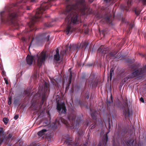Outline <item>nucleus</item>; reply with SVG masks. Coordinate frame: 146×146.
I'll return each mask as SVG.
<instances>
[{
  "label": "nucleus",
  "instance_id": "f704fd0d",
  "mask_svg": "<svg viewBox=\"0 0 146 146\" xmlns=\"http://www.w3.org/2000/svg\"><path fill=\"white\" fill-rule=\"evenodd\" d=\"M11 100H12V98H11V97H10L9 99H8V105H10L11 104Z\"/></svg>",
  "mask_w": 146,
  "mask_h": 146
},
{
  "label": "nucleus",
  "instance_id": "de8ad7c7",
  "mask_svg": "<svg viewBox=\"0 0 146 146\" xmlns=\"http://www.w3.org/2000/svg\"><path fill=\"white\" fill-rule=\"evenodd\" d=\"M38 0H30V2L32 3H35Z\"/></svg>",
  "mask_w": 146,
  "mask_h": 146
},
{
  "label": "nucleus",
  "instance_id": "6e6d98bb",
  "mask_svg": "<svg viewBox=\"0 0 146 146\" xmlns=\"http://www.w3.org/2000/svg\"><path fill=\"white\" fill-rule=\"evenodd\" d=\"M17 100H15L14 102V103L15 104L16 103H17Z\"/></svg>",
  "mask_w": 146,
  "mask_h": 146
},
{
  "label": "nucleus",
  "instance_id": "393cba45",
  "mask_svg": "<svg viewBox=\"0 0 146 146\" xmlns=\"http://www.w3.org/2000/svg\"><path fill=\"white\" fill-rule=\"evenodd\" d=\"M72 140L71 139H66V141H65V143L67 144L68 145H71Z\"/></svg>",
  "mask_w": 146,
  "mask_h": 146
},
{
  "label": "nucleus",
  "instance_id": "13d9d810",
  "mask_svg": "<svg viewBox=\"0 0 146 146\" xmlns=\"http://www.w3.org/2000/svg\"><path fill=\"white\" fill-rule=\"evenodd\" d=\"M85 78V76H82V79H83Z\"/></svg>",
  "mask_w": 146,
  "mask_h": 146
},
{
  "label": "nucleus",
  "instance_id": "1a4fd4ad",
  "mask_svg": "<svg viewBox=\"0 0 146 146\" xmlns=\"http://www.w3.org/2000/svg\"><path fill=\"white\" fill-rule=\"evenodd\" d=\"M97 52L98 53H100L101 54H106L108 52V49L107 48H104L102 46L98 49Z\"/></svg>",
  "mask_w": 146,
  "mask_h": 146
},
{
  "label": "nucleus",
  "instance_id": "e2e57ef3",
  "mask_svg": "<svg viewBox=\"0 0 146 146\" xmlns=\"http://www.w3.org/2000/svg\"><path fill=\"white\" fill-rule=\"evenodd\" d=\"M33 40H32L31 41V43H32V41H33Z\"/></svg>",
  "mask_w": 146,
  "mask_h": 146
},
{
  "label": "nucleus",
  "instance_id": "bf43d9fd",
  "mask_svg": "<svg viewBox=\"0 0 146 146\" xmlns=\"http://www.w3.org/2000/svg\"><path fill=\"white\" fill-rule=\"evenodd\" d=\"M125 101H126V102H127V98H126V99H125Z\"/></svg>",
  "mask_w": 146,
  "mask_h": 146
},
{
  "label": "nucleus",
  "instance_id": "5701e85b",
  "mask_svg": "<svg viewBox=\"0 0 146 146\" xmlns=\"http://www.w3.org/2000/svg\"><path fill=\"white\" fill-rule=\"evenodd\" d=\"M114 71V69L113 68H112L111 69L110 71V80H111V78L112 76V74L113 72Z\"/></svg>",
  "mask_w": 146,
  "mask_h": 146
},
{
  "label": "nucleus",
  "instance_id": "0e129e2a",
  "mask_svg": "<svg viewBox=\"0 0 146 146\" xmlns=\"http://www.w3.org/2000/svg\"><path fill=\"white\" fill-rule=\"evenodd\" d=\"M92 81L91 83V85L92 83Z\"/></svg>",
  "mask_w": 146,
  "mask_h": 146
},
{
  "label": "nucleus",
  "instance_id": "680f3d73",
  "mask_svg": "<svg viewBox=\"0 0 146 146\" xmlns=\"http://www.w3.org/2000/svg\"><path fill=\"white\" fill-rule=\"evenodd\" d=\"M45 26H47V27H50V25H48V26H46V25H45Z\"/></svg>",
  "mask_w": 146,
  "mask_h": 146
},
{
  "label": "nucleus",
  "instance_id": "69168bd1",
  "mask_svg": "<svg viewBox=\"0 0 146 146\" xmlns=\"http://www.w3.org/2000/svg\"><path fill=\"white\" fill-rule=\"evenodd\" d=\"M119 54L120 53H119L118 54V55H119V56H120V54Z\"/></svg>",
  "mask_w": 146,
  "mask_h": 146
},
{
  "label": "nucleus",
  "instance_id": "864d4df0",
  "mask_svg": "<svg viewBox=\"0 0 146 146\" xmlns=\"http://www.w3.org/2000/svg\"><path fill=\"white\" fill-rule=\"evenodd\" d=\"M97 83H96L95 84H93V86H96L97 85Z\"/></svg>",
  "mask_w": 146,
  "mask_h": 146
},
{
  "label": "nucleus",
  "instance_id": "423d86ee",
  "mask_svg": "<svg viewBox=\"0 0 146 146\" xmlns=\"http://www.w3.org/2000/svg\"><path fill=\"white\" fill-rule=\"evenodd\" d=\"M40 96V94H36L34 96L32 100V104L31 107L33 108L35 110H36V106H39Z\"/></svg>",
  "mask_w": 146,
  "mask_h": 146
},
{
  "label": "nucleus",
  "instance_id": "72a5a7b5",
  "mask_svg": "<svg viewBox=\"0 0 146 146\" xmlns=\"http://www.w3.org/2000/svg\"><path fill=\"white\" fill-rule=\"evenodd\" d=\"M91 115L93 119H96V117L95 114L94 113H92L91 114Z\"/></svg>",
  "mask_w": 146,
  "mask_h": 146
},
{
  "label": "nucleus",
  "instance_id": "bb28decb",
  "mask_svg": "<svg viewBox=\"0 0 146 146\" xmlns=\"http://www.w3.org/2000/svg\"><path fill=\"white\" fill-rule=\"evenodd\" d=\"M13 135L12 134L10 133L6 137V139L7 140H10L12 138Z\"/></svg>",
  "mask_w": 146,
  "mask_h": 146
},
{
  "label": "nucleus",
  "instance_id": "9b49d317",
  "mask_svg": "<svg viewBox=\"0 0 146 146\" xmlns=\"http://www.w3.org/2000/svg\"><path fill=\"white\" fill-rule=\"evenodd\" d=\"M117 53V52L115 51H113L109 53L107 55V57L110 58L114 59L116 58V55Z\"/></svg>",
  "mask_w": 146,
  "mask_h": 146
},
{
  "label": "nucleus",
  "instance_id": "e433bc0d",
  "mask_svg": "<svg viewBox=\"0 0 146 146\" xmlns=\"http://www.w3.org/2000/svg\"><path fill=\"white\" fill-rule=\"evenodd\" d=\"M139 54L141 56L145 57L146 59V54H143L141 53H139Z\"/></svg>",
  "mask_w": 146,
  "mask_h": 146
},
{
  "label": "nucleus",
  "instance_id": "f3484780",
  "mask_svg": "<svg viewBox=\"0 0 146 146\" xmlns=\"http://www.w3.org/2000/svg\"><path fill=\"white\" fill-rule=\"evenodd\" d=\"M67 46H66V47ZM69 52H70L69 51V50H66V48L65 50H62L60 52V54L62 56V57H63L64 56L67 55V53H68Z\"/></svg>",
  "mask_w": 146,
  "mask_h": 146
},
{
  "label": "nucleus",
  "instance_id": "f257e3e1",
  "mask_svg": "<svg viewBox=\"0 0 146 146\" xmlns=\"http://www.w3.org/2000/svg\"><path fill=\"white\" fill-rule=\"evenodd\" d=\"M94 0H89L91 3ZM86 9V4L85 0H77L74 4L68 5L64 14L66 17L65 20L68 22L69 20L71 24L76 25L79 24L80 21L78 17V14L80 13L81 14H85Z\"/></svg>",
  "mask_w": 146,
  "mask_h": 146
},
{
  "label": "nucleus",
  "instance_id": "c03bdc74",
  "mask_svg": "<svg viewBox=\"0 0 146 146\" xmlns=\"http://www.w3.org/2000/svg\"><path fill=\"white\" fill-rule=\"evenodd\" d=\"M104 1L106 2V3H108L110 2L111 1H112V2H113L114 0H104Z\"/></svg>",
  "mask_w": 146,
  "mask_h": 146
},
{
  "label": "nucleus",
  "instance_id": "c9c22d12",
  "mask_svg": "<svg viewBox=\"0 0 146 146\" xmlns=\"http://www.w3.org/2000/svg\"><path fill=\"white\" fill-rule=\"evenodd\" d=\"M133 26V25L132 24H130L129 25V30H130L132 29V28Z\"/></svg>",
  "mask_w": 146,
  "mask_h": 146
},
{
  "label": "nucleus",
  "instance_id": "774afa93",
  "mask_svg": "<svg viewBox=\"0 0 146 146\" xmlns=\"http://www.w3.org/2000/svg\"><path fill=\"white\" fill-rule=\"evenodd\" d=\"M3 73H4V72H2V74H3Z\"/></svg>",
  "mask_w": 146,
  "mask_h": 146
},
{
  "label": "nucleus",
  "instance_id": "5fc2aeb1",
  "mask_svg": "<svg viewBox=\"0 0 146 146\" xmlns=\"http://www.w3.org/2000/svg\"><path fill=\"white\" fill-rule=\"evenodd\" d=\"M37 113H38V117H39L40 116V114H39V113L38 112V111H37Z\"/></svg>",
  "mask_w": 146,
  "mask_h": 146
},
{
  "label": "nucleus",
  "instance_id": "6e6552de",
  "mask_svg": "<svg viewBox=\"0 0 146 146\" xmlns=\"http://www.w3.org/2000/svg\"><path fill=\"white\" fill-rule=\"evenodd\" d=\"M45 33L39 35L38 38L42 42L45 41L48 42L49 40L50 36L49 35H46Z\"/></svg>",
  "mask_w": 146,
  "mask_h": 146
},
{
  "label": "nucleus",
  "instance_id": "9d476101",
  "mask_svg": "<svg viewBox=\"0 0 146 146\" xmlns=\"http://www.w3.org/2000/svg\"><path fill=\"white\" fill-rule=\"evenodd\" d=\"M111 16V15L110 13H106L105 14L103 20L105 21L106 23H110V17Z\"/></svg>",
  "mask_w": 146,
  "mask_h": 146
},
{
  "label": "nucleus",
  "instance_id": "aec40b11",
  "mask_svg": "<svg viewBox=\"0 0 146 146\" xmlns=\"http://www.w3.org/2000/svg\"><path fill=\"white\" fill-rule=\"evenodd\" d=\"M48 88V84L47 83L45 82L44 84L43 89L44 92V93L43 94H46L47 92Z\"/></svg>",
  "mask_w": 146,
  "mask_h": 146
},
{
  "label": "nucleus",
  "instance_id": "4c0bfd02",
  "mask_svg": "<svg viewBox=\"0 0 146 146\" xmlns=\"http://www.w3.org/2000/svg\"><path fill=\"white\" fill-rule=\"evenodd\" d=\"M140 1H141L143 5L146 4V0H139Z\"/></svg>",
  "mask_w": 146,
  "mask_h": 146
},
{
  "label": "nucleus",
  "instance_id": "f8f14e48",
  "mask_svg": "<svg viewBox=\"0 0 146 146\" xmlns=\"http://www.w3.org/2000/svg\"><path fill=\"white\" fill-rule=\"evenodd\" d=\"M54 60L56 61H58L60 60V56L59 53L58 49L57 48L56 49V53L54 55Z\"/></svg>",
  "mask_w": 146,
  "mask_h": 146
},
{
  "label": "nucleus",
  "instance_id": "4468645a",
  "mask_svg": "<svg viewBox=\"0 0 146 146\" xmlns=\"http://www.w3.org/2000/svg\"><path fill=\"white\" fill-rule=\"evenodd\" d=\"M78 48L77 45L74 44H70L69 47H66V50H69V51L70 52L72 50H77Z\"/></svg>",
  "mask_w": 146,
  "mask_h": 146
},
{
  "label": "nucleus",
  "instance_id": "39448f33",
  "mask_svg": "<svg viewBox=\"0 0 146 146\" xmlns=\"http://www.w3.org/2000/svg\"><path fill=\"white\" fill-rule=\"evenodd\" d=\"M36 56L37 58H38L37 61V64L38 66L40 67L41 66L42 64L45 62L46 58H47L46 52L43 51L40 54L39 56L37 55Z\"/></svg>",
  "mask_w": 146,
  "mask_h": 146
},
{
  "label": "nucleus",
  "instance_id": "7c9ffc66",
  "mask_svg": "<svg viewBox=\"0 0 146 146\" xmlns=\"http://www.w3.org/2000/svg\"><path fill=\"white\" fill-rule=\"evenodd\" d=\"M50 123V122L48 121H46L44 122L43 123V125L44 126H46L47 125H48Z\"/></svg>",
  "mask_w": 146,
  "mask_h": 146
},
{
  "label": "nucleus",
  "instance_id": "ddd939ff",
  "mask_svg": "<svg viewBox=\"0 0 146 146\" xmlns=\"http://www.w3.org/2000/svg\"><path fill=\"white\" fill-rule=\"evenodd\" d=\"M34 59V56H32L28 55L26 58L27 63L29 65L32 64Z\"/></svg>",
  "mask_w": 146,
  "mask_h": 146
},
{
  "label": "nucleus",
  "instance_id": "603ef678",
  "mask_svg": "<svg viewBox=\"0 0 146 146\" xmlns=\"http://www.w3.org/2000/svg\"><path fill=\"white\" fill-rule=\"evenodd\" d=\"M21 39L23 41H25V38L24 37H22Z\"/></svg>",
  "mask_w": 146,
  "mask_h": 146
},
{
  "label": "nucleus",
  "instance_id": "ea45409f",
  "mask_svg": "<svg viewBox=\"0 0 146 146\" xmlns=\"http://www.w3.org/2000/svg\"><path fill=\"white\" fill-rule=\"evenodd\" d=\"M26 8L27 10H31L32 8V7L31 6H27L26 7Z\"/></svg>",
  "mask_w": 146,
  "mask_h": 146
},
{
  "label": "nucleus",
  "instance_id": "473e14b6",
  "mask_svg": "<svg viewBox=\"0 0 146 146\" xmlns=\"http://www.w3.org/2000/svg\"><path fill=\"white\" fill-rule=\"evenodd\" d=\"M78 104L80 105V106L82 107L84 106V101H79L78 102Z\"/></svg>",
  "mask_w": 146,
  "mask_h": 146
},
{
  "label": "nucleus",
  "instance_id": "20e7f679",
  "mask_svg": "<svg viewBox=\"0 0 146 146\" xmlns=\"http://www.w3.org/2000/svg\"><path fill=\"white\" fill-rule=\"evenodd\" d=\"M145 75H146V67L144 66L133 71L128 76V78L130 79L138 77L140 78H141Z\"/></svg>",
  "mask_w": 146,
  "mask_h": 146
},
{
  "label": "nucleus",
  "instance_id": "a211bd4d",
  "mask_svg": "<svg viewBox=\"0 0 146 146\" xmlns=\"http://www.w3.org/2000/svg\"><path fill=\"white\" fill-rule=\"evenodd\" d=\"M71 27L70 26V25H69L67 26L66 30L65 31L66 32V33L67 35H68L70 32L71 33L72 32V31H71Z\"/></svg>",
  "mask_w": 146,
  "mask_h": 146
},
{
  "label": "nucleus",
  "instance_id": "58836bf2",
  "mask_svg": "<svg viewBox=\"0 0 146 146\" xmlns=\"http://www.w3.org/2000/svg\"><path fill=\"white\" fill-rule=\"evenodd\" d=\"M108 129H110L111 128V124L110 122V119H108Z\"/></svg>",
  "mask_w": 146,
  "mask_h": 146
},
{
  "label": "nucleus",
  "instance_id": "79ce46f5",
  "mask_svg": "<svg viewBox=\"0 0 146 146\" xmlns=\"http://www.w3.org/2000/svg\"><path fill=\"white\" fill-rule=\"evenodd\" d=\"M3 141V139L2 138L0 137V145H1Z\"/></svg>",
  "mask_w": 146,
  "mask_h": 146
},
{
  "label": "nucleus",
  "instance_id": "b1692460",
  "mask_svg": "<svg viewBox=\"0 0 146 146\" xmlns=\"http://www.w3.org/2000/svg\"><path fill=\"white\" fill-rule=\"evenodd\" d=\"M9 119L6 117H4L3 119V121L5 125H7L9 121Z\"/></svg>",
  "mask_w": 146,
  "mask_h": 146
},
{
  "label": "nucleus",
  "instance_id": "dca6fc26",
  "mask_svg": "<svg viewBox=\"0 0 146 146\" xmlns=\"http://www.w3.org/2000/svg\"><path fill=\"white\" fill-rule=\"evenodd\" d=\"M46 94H42V100L40 103V107H39L40 108H41L40 106L43 104L44 102L46 101Z\"/></svg>",
  "mask_w": 146,
  "mask_h": 146
},
{
  "label": "nucleus",
  "instance_id": "0eeeda50",
  "mask_svg": "<svg viewBox=\"0 0 146 146\" xmlns=\"http://www.w3.org/2000/svg\"><path fill=\"white\" fill-rule=\"evenodd\" d=\"M56 109L60 114H65L66 113V108L64 103L60 104L57 103V104Z\"/></svg>",
  "mask_w": 146,
  "mask_h": 146
},
{
  "label": "nucleus",
  "instance_id": "37998d69",
  "mask_svg": "<svg viewBox=\"0 0 146 146\" xmlns=\"http://www.w3.org/2000/svg\"><path fill=\"white\" fill-rule=\"evenodd\" d=\"M19 117V115H15L14 118L15 120H17L18 119Z\"/></svg>",
  "mask_w": 146,
  "mask_h": 146
},
{
  "label": "nucleus",
  "instance_id": "4d7b16f0",
  "mask_svg": "<svg viewBox=\"0 0 146 146\" xmlns=\"http://www.w3.org/2000/svg\"><path fill=\"white\" fill-rule=\"evenodd\" d=\"M98 146H101V144L99 143V144L98 145Z\"/></svg>",
  "mask_w": 146,
  "mask_h": 146
},
{
  "label": "nucleus",
  "instance_id": "f03ea898",
  "mask_svg": "<svg viewBox=\"0 0 146 146\" xmlns=\"http://www.w3.org/2000/svg\"><path fill=\"white\" fill-rule=\"evenodd\" d=\"M28 0H22L18 3L13 4L6 7L5 10L0 12V19L3 23L12 25L14 26L17 29L19 27L17 18L19 15V11L17 9H23L22 3H25Z\"/></svg>",
  "mask_w": 146,
  "mask_h": 146
},
{
  "label": "nucleus",
  "instance_id": "a878e982",
  "mask_svg": "<svg viewBox=\"0 0 146 146\" xmlns=\"http://www.w3.org/2000/svg\"><path fill=\"white\" fill-rule=\"evenodd\" d=\"M133 11H134L135 14L137 15L138 16L140 13V11L139 10H138L137 8L135 9Z\"/></svg>",
  "mask_w": 146,
  "mask_h": 146
},
{
  "label": "nucleus",
  "instance_id": "49530a36",
  "mask_svg": "<svg viewBox=\"0 0 146 146\" xmlns=\"http://www.w3.org/2000/svg\"><path fill=\"white\" fill-rule=\"evenodd\" d=\"M140 101L142 102V103H144V101L143 98H142L141 97L140 99Z\"/></svg>",
  "mask_w": 146,
  "mask_h": 146
},
{
  "label": "nucleus",
  "instance_id": "c85d7f7f",
  "mask_svg": "<svg viewBox=\"0 0 146 146\" xmlns=\"http://www.w3.org/2000/svg\"><path fill=\"white\" fill-rule=\"evenodd\" d=\"M109 131L107 134L104 136V140H106V142L108 141V137L107 134L108 133H109Z\"/></svg>",
  "mask_w": 146,
  "mask_h": 146
},
{
  "label": "nucleus",
  "instance_id": "c756f323",
  "mask_svg": "<svg viewBox=\"0 0 146 146\" xmlns=\"http://www.w3.org/2000/svg\"><path fill=\"white\" fill-rule=\"evenodd\" d=\"M4 131H3V128L0 127V136L1 137L3 135Z\"/></svg>",
  "mask_w": 146,
  "mask_h": 146
},
{
  "label": "nucleus",
  "instance_id": "2f4dec72",
  "mask_svg": "<svg viewBox=\"0 0 146 146\" xmlns=\"http://www.w3.org/2000/svg\"><path fill=\"white\" fill-rule=\"evenodd\" d=\"M72 78V72H70V76H69V82H68V83H69V84L71 83V82Z\"/></svg>",
  "mask_w": 146,
  "mask_h": 146
},
{
  "label": "nucleus",
  "instance_id": "3c124183",
  "mask_svg": "<svg viewBox=\"0 0 146 146\" xmlns=\"http://www.w3.org/2000/svg\"><path fill=\"white\" fill-rule=\"evenodd\" d=\"M86 98L87 99L89 98V94H88L87 95Z\"/></svg>",
  "mask_w": 146,
  "mask_h": 146
},
{
  "label": "nucleus",
  "instance_id": "2eb2a0df",
  "mask_svg": "<svg viewBox=\"0 0 146 146\" xmlns=\"http://www.w3.org/2000/svg\"><path fill=\"white\" fill-rule=\"evenodd\" d=\"M123 115L125 116V118L127 117H129L130 115L129 108H125L123 111Z\"/></svg>",
  "mask_w": 146,
  "mask_h": 146
},
{
  "label": "nucleus",
  "instance_id": "8fccbe9b",
  "mask_svg": "<svg viewBox=\"0 0 146 146\" xmlns=\"http://www.w3.org/2000/svg\"><path fill=\"white\" fill-rule=\"evenodd\" d=\"M5 83L6 84H8V82L7 80H6V79H5Z\"/></svg>",
  "mask_w": 146,
  "mask_h": 146
},
{
  "label": "nucleus",
  "instance_id": "6ab92c4d",
  "mask_svg": "<svg viewBox=\"0 0 146 146\" xmlns=\"http://www.w3.org/2000/svg\"><path fill=\"white\" fill-rule=\"evenodd\" d=\"M48 130H46L45 129H43L38 131L37 134L38 136H41L44 135L45 134V133Z\"/></svg>",
  "mask_w": 146,
  "mask_h": 146
},
{
  "label": "nucleus",
  "instance_id": "052dcab7",
  "mask_svg": "<svg viewBox=\"0 0 146 146\" xmlns=\"http://www.w3.org/2000/svg\"><path fill=\"white\" fill-rule=\"evenodd\" d=\"M124 21V19H122V22H123Z\"/></svg>",
  "mask_w": 146,
  "mask_h": 146
},
{
  "label": "nucleus",
  "instance_id": "cd10ccee",
  "mask_svg": "<svg viewBox=\"0 0 146 146\" xmlns=\"http://www.w3.org/2000/svg\"><path fill=\"white\" fill-rule=\"evenodd\" d=\"M81 45L82 46V48H83L85 47V48H86L87 46V43L86 42H84L81 43Z\"/></svg>",
  "mask_w": 146,
  "mask_h": 146
},
{
  "label": "nucleus",
  "instance_id": "a18cd8bd",
  "mask_svg": "<svg viewBox=\"0 0 146 146\" xmlns=\"http://www.w3.org/2000/svg\"><path fill=\"white\" fill-rule=\"evenodd\" d=\"M125 106H126V107L125 108H128V104L127 103V102H126L125 101Z\"/></svg>",
  "mask_w": 146,
  "mask_h": 146
},
{
  "label": "nucleus",
  "instance_id": "7ed1b4c3",
  "mask_svg": "<svg viewBox=\"0 0 146 146\" xmlns=\"http://www.w3.org/2000/svg\"><path fill=\"white\" fill-rule=\"evenodd\" d=\"M68 121L66 123L65 122L64 123L67 126L70 127H74L73 128L76 129L78 127L79 125V121L78 119L75 120L76 113L75 112L73 111L68 115Z\"/></svg>",
  "mask_w": 146,
  "mask_h": 146
},
{
  "label": "nucleus",
  "instance_id": "09e8293b",
  "mask_svg": "<svg viewBox=\"0 0 146 146\" xmlns=\"http://www.w3.org/2000/svg\"><path fill=\"white\" fill-rule=\"evenodd\" d=\"M95 127V125H93L91 127V129H94Z\"/></svg>",
  "mask_w": 146,
  "mask_h": 146
},
{
  "label": "nucleus",
  "instance_id": "338daca9",
  "mask_svg": "<svg viewBox=\"0 0 146 146\" xmlns=\"http://www.w3.org/2000/svg\"><path fill=\"white\" fill-rule=\"evenodd\" d=\"M45 17H48V16H45Z\"/></svg>",
  "mask_w": 146,
  "mask_h": 146
},
{
  "label": "nucleus",
  "instance_id": "a19ab883",
  "mask_svg": "<svg viewBox=\"0 0 146 146\" xmlns=\"http://www.w3.org/2000/svg\"><path fill=\"white\" fill-rule=\"evenodd\" d=\"M24 94L25 95H29L30 94L29 92L27 90H25L24 91Z\"/></svg>",
  "mask_w": 146,
  "mask_h": 146
},
{
  "label": "nucleus",
  "instance_id": "4be33fe9",
  "mask_svg": "<svg viewBox=\"0 0 146 146\" xmlns=\"http://www.w3.org/2000/svg\"><path fill=\"white\" fill-rule=\"evenodd\" d=\"M84 133V131L82 129H80L78 132V134L79 137L82 136Z\"/></svg>",
  "mask_w": 146,
  "mask_h": 146
},
{
  "label": "nucleus",
  "instance_id": "412c9836",
  "mask_svg": "<svg viewBox=\"0 0 146 146\" xmlns=\"http://www.w3.org/2000/svg\"><path fill=\"white\" fill-rule=\"evenodd\" d=\"M134 142V140L133 138H131L128 140L127 143V145H132Z\"/></svg>",
  "mask_w": 146,
  "mask_h": 146
}]
</instances>
